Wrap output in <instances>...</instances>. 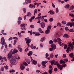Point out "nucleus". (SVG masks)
Wrapping results in <instances>:
<instances>
[{"instance_id":"nucleus-1","label":"nucleus","mask_w":74,"mask_h":74,"mask_svg":"<svg viewBox=\"0 0 74 74\" xmlns=\"http://www.w3.org/2000/svg\"><path fill=\"white\" fill-rule=\"evenodd\" d=\"M73 45H74V42L72 43H71V42H70V43L68 45L69 47L67 48V50H66V52H67V53H69V51H71V48H70V47H71V46H73Z\"/></svg>"},{"instance_id":"nucleus-2","label":"nucleus","mask_w":74,"mask_h":74,"mask_svg":"<svg viewBox=\"0 0 74 74\" xmlns=\"http://www.w3.org/2000/svg\"><path fill=\"white\" fill-rule=\"evenodd\" d=\"M51 48H49V51H51V52H52L53 49H56V45L52 44L51 45Z\"/></svg>"},{"instance_id":"nucleus-3","label":"nucleus","mask_w":74,"mask_h":74,"mask_svg":"<svg viewBox=\"0 0 74 74\" xmlns=\"http://www.w3.org/2000/svg\"><path fill=\"white\" fill-rule=\"evenodd\" d=\"M10 62L11 63L13 64V65H15V64H16V60H15V58H12L10 60Z\"/></svg>"},{"instance_id":"nucleus-4","label":"nucleus","mask_w":74,"mask_h":74,"mask_svg":"<svg viewBox=\"0 0 74 74\" xmlns=\"http://www.w3.org/2000/svg\"><path fill=\"white\" fill-rule=\"evenodd\" d=\"M57 40L58 41V44L59 45H60V46H62V47L64 45V44L62 43V40L59 38H57Z\"/></svg>"},{"instance_id":"nucleus-5","label":"nucleus","mask_w":74,"mask_h":74,"mask_svg":"<svg viewBox=\"0 0 74 74\" xmlns=\"http://www.w3.org/2000/svg\"><path fill=\"white\" fill-rule=\"evenodd\" d=\"M1 41L0 42L1 44L2 45H4V44H5L6 43L5 42V39H4V38L3 37H2L1 39Z\"/></svg>"},{"instance_id":"nucleus-6","label":"nucleus","mask_w":74,"mask_h":74,"mask_svg":"<svg viewBox=\"0 0 74 74\" xmlns=\"http://www.w3.org/2000/svg\"><path fill=\"white\" fill-rule=\"evenodd\" d=\"M48 61H43L42 62V68L43 69L46 67V65H45V64L47 63H48Z\"/></svg>"},{"instance_id":"nucleus-7","label":"nucleus","mask_w":74,"mask_h":74,"mask_svg":"<svg viewBox=\"0 0 74 74\" xmlns=\"http://www.w3.org/2000/svg\"><path fill=\"white\" fill-rule=\"evenodd\" d=\"M74 24V23H71L70 22L68 23H66V26H70V27H73V26Z\"/></svg>"},{"instance_id":"nucleus-8","label":"nucleus","mask_w":74,"mask_h":74,"mask_svg":"<svg viewBox=\"0 0 74 74\" xmlns=\"http://www.w3.org/2000/svg\"><path fill=\"white\" fill-rule=\"evenodd\" d=\"M25 40L27 41L26 42L27 44L30 43L32 42V39H31L26 38Z\"/></svg>"},{"instance_id":"nucleus-9","label":"nucleus","mask_w":74,"mask_h":74,"mask_svg":"<svg viewBox=\"0 0 74 74\" xmlns=\"http://www.w3.org/2000/svg\"><path fill=\"white\" fill-rule=\"evenodd\" d=\"M44 16H42V18H41V16H38V17L35 18V19L36 20L38 19V20H41V19H44Z\"/></svg>"},{"instance_id":"nucleus-10","label":"nucleus","mask_w":74,"mask_h":74,"mask_svg":"<svg viewBox=\"0 0 74 74\" xmlns=\"http://www.w3.org/2000/svg\"><path fill=\"white\" fill-rule=\"evenodd\" d=\"M18 52V50H16V49H14V50L11 52L12 54H15Z\"/></svg>"},{"instance_id":"nucleus-11","label":"nucleus","mask_w":74,"mask_h":74,"mask_svg":"<svg viewBox=\"0 0 74 74\" xmlns=\"http://www.w3.org/2000/svg\"><path fill=\"white\" fill-rule=\"evenodd\" d=\"M25 69V65L23 64H21L20 65V69L21 70H23Z\"/></svg>"},{"instance_id":"nucleus-12","label":"nucleus","mask_w":74,"mask_h":74,"mask_svg":"<svg viewBox=\"0 0 74 74\" xmlns=\"http://www.w3.org/2000/svg\"><path fill=\"white\" fill-rule=\"evenodd\" d=\"M7 56L9 59H10L12 57V53H11V52H9V53H8V54Z\"/></svg>"},{"instance_id":"nucleus-13","label":"nucleus","mask_w":74,"mask_h":74,"mask_svg":"<svg viewBox=\"0 0 74 74\" xmlns=\"http://www.w3.org/2000/svg\"><path fill=\"white\" fill-rule=\"evenodd\" d=\"M25 3H24L23 4H27V3H31V0H26L25 1Z\"/></svg>"},{"instance_id":"nucleus-14","label":"nucleus","mask_w":74,"mask_h":74,"mask_svg":"<svg viewBox=\"0 0 74 74\" xmlns=\"http://www.w3.org/2000/svg\"><path fill=\"white\" fill-rule=\"evenodd\" d=\"M29 7L31 8H36V5H34L30 4L29 5Z\"/></svg>"},{"instance_id":"nucleus-15","label":"nucleus","mask_w":74,"mask_h":74,"mask_svg":"<svg viewBox=\"0 0 74 74\" xmlns=\"http://www.w3.org/2000/svg\"><path fill=\"white\" fill-rule=\"evenodd\" d=\"M42 29H44V27H45V24L44 23L42 22L40 23Z\"/></svg>"},{"instance_id":"nucleus-16","label":"nucleus","mask_w":74,"mask_h":74,"mask_svg":"<svg viewBox=\"0 0 74 74\" xmlns=\"http://www.w3.org/2000/svg\"><path fill=\"white\" fill-rule=\"evenodd\" d=\"M57 67L58 69H60V70H62L63 69V66H62V65L60 64Z\"/></svg>"},{"instance_id":"nucleus-17","label":"nucleus","mask_w":74,"mask_h":74,"mask_svg":"<svg viewBox=\"0 0 74 74\" xmlns=\"http://www.w3.org/2000/svg\"><path fill=\"white\" fill-rule=\"evenodd\" d=\"M48 13H50L51 15H53V14H55L54 12H53V11L52 10H51L49 11Z\"/></svg>"},{"instance_id":"nucleus-18","label":"nucleus","mask_w":74,"mask_h":74,"mask_svg":"<svg viewBox=\"0 0 74 74\" xmlns=\"http://www.w3.org/2000/svg\"><path fill=\"white\" fill-rule=\"evenodd\" d=\"M60 64L59 63V62L58 61H56L55 60V61L54 62V65H56V66H58Z\"/></svg>"},{"instance_id":"nucleus-19","label":"nucleus","mask_w":74,"mask_h":74,"mask_svg":"<svg viewBox=\"0 0 74 74\" xmlns=\"http://www.w3.org/2000/svg\"><path fill=\"white\" fill-rule=\"evenodd\" d=\"M27 25V24H22L21 25V27H23L24 28L25 27V26Z\"/></svg>"},{"instance_id":"nucleus-20","label":"nucleus","mask_w":74,"mask_h":74,"mask_svg":"<svg viewBox=\"0 0 74 74\" xmlns=\"http://www.w3.org/2000/svg\"><path fill=\"white\" fill-rule=\"evenodd\" d=\"M55 60H52L51 61H50V63L51 64V65L53 66L54 63H55Z\"/></svg>"},{"instance_id":"nucleus-21","label":"nucleus","mask_w":74,"mask_h":74,"mask_svg":"<svg viewBox=\"0 0 74 74\" xmlns=\"http://www.w3.org/2000/svg\"><path fill=\"white\" fill-rule=\"evenodd\" d=\"M45 37H43L40 40V41L42 42L44 41H45Z\"/></svg>"},{"instance_id":"nucleus-22","label":"nucleus","mask_w":74,"mask_h":74,"mask_svg":"<svg viewBox=\"0 0 74 74\" xmlns=\"http://www.w3.org/2000/svg\"><path fill=\"white\" fill-rule=\"evenodd\" d=\"M32 63H33V64H34V65H36V64H37V62L36 61L33 60L32 62Z\"/></svg>"},{"instance_id":"nucleus-23","label":"nucleus","mask_w":74,"mask_h":74,"mask_svg":"<svg viewBox=\"0 0 74 74\" xmlns=\"http://www.w3.org/2000/svg\"><path fill=\"white\" fill-rule=\"evenodd\" d=\"M33 54V52L32 51H30L29 52V53L28 54V56H32Z\"/></svg>"},{"instance_id":"nucleus-24","label":"nucleus","mask_w":74,"mask_h":74,"mask_svg":"<svg viewBox=\"0 0 74 74\" xmlns=\"http://www.w3.org/2000/svg\"><path fill=\"white\" fill-rule=\"evenodd\" d=\"M63 37H66V38H69V36L67 34H64Z\"/></svg>"},{"instance_id":"nucleus-25","label":"nucleus","mask_w":74,"mask_h":74,"mask_svg":"<svg viewBox=\"0 0 74 74\" xmlns=\"http://www.w3.org/2000/svg\"><path fill=\"white\" fill-rule=\"evenodd\" d=\"M31 49H36V46H34L33 47V45L31 44L30 46Z\"/></svg>"},{"instance_id":"nucleus-26","label":"nucleus","mask_w":74,"mask_h":74,"mask_svg":"<svg viewBox=\"0 0 74 74\" xmlns=\"http://www.w3.org/2000/svg\"><path fill=\"white\" fill-rule=\"evenodd\" d=\"M60 64H62V63H64V64L65 62L64 61L62 60H60Z\"/></svg>"},{"instance_id":"nucleus-27","label":"nucleus","mask_w":74,"mask_h":74,"mask_svg":"<svg viewBox=\"0 0 74 74\" xmlns=\"http://www.w3.org/2000/svg\"><path fill=\"white\" fill-rule=\"evenodd\" d=\"M50 32V30L48 29H47V30L45 31V33L46 34H49Z\"/></svg>"},{"instance_id":"nucleus-28","label":"nucleus","mask_w":74,"mask_h":74,"mask_svg":"<svg viewBox=\"0 0 74 74\" xmlns=\"http://www.w3.org/2000/svg\"><path fill=\"white\" fill-rule=\"evenodd\" d=\"M64 7L65 8H68L70 7V5L67 4L64 6Z\"/></svg>"},{"instance_id":"nucleus-29","label":"nucleus","mask_w":74,"mask_h":74,"mask_svg":"<svg viewBox=\"0 0 74 74\" xmlns=\"http://www.w3.org/2000/svg\"><path fill=\"white\" fill-rule=\"evenodd\" d=\"M74 9V5H72L70 7V9H69V11L71 10H73Z\"/></svg>"},{"instance_id":"nucleus-30","label":"nucleus","mask_w":74,"mask_h":74,"mask_svg":"<svg viewBox=\"0 0 74 74\" xmlns=\"http://www.w3.org/2000/svg\"><path fill=\"white\" fill-rule=\"evenodd\" d=\"M35 14H37V9H35L34 10V15H35Z\"/></svg>"},{"instance_id":"nucleus-31","label":"nucleus","mask_w":74,"mask_h":74,"mask_svg":"<svg viewBox=\"0 0 74 74\" xmlns=\"http://www.w3.org/2000/svg\"><path fill=\"white\" fill-rule=\"evenodd\" d=\"M1 33L3 34V35H7V34L6 33H4V30H2Z\"/></svg>"},{"instance_id":"nucleus-32","label":"nucleus","mask_w":74,"mask_h":74,"mask_svg":"<svg viewBox=\"0 0 74 74\" xmlns=\"http://www.w3.org/2000/svg\"><path fill=\"white\" fill-rule=\"evenodd\" d=\"M53 69H51L49 70V73H50V74H52V70Z\"/></svg>"},{"instance_id":"nucleus-33","label":"nucleus","mask_w":74,"mask_h":74,"mask_svg":"<svg viewBox=\"0 0 74 74\" xmlns=\"http://www.w3.org/2000/svg\"><path fill=\"white\" fill-rule=\"evenodd\" d=\"M69 56L70 57H71V58H73V53H71L69 55Z\"/></svg>"},{"instance_id":"nucleus-34","label":"nucleus","mask_w":74,"mask_h":74,"mask_svg":"<svg viewBox=\"0 0 74 74\" xmlns=\"http://www.w3.org/2000/svg\"><path fill=\"white\" fill-rule=\"evenodd\" d=\"M52 27V26L51 25H49L47 29H48V30H50L51 29V28Z\"/></svg>"},{"instance_id":"nucleus-35","label":"nucleus","mask_w":74,"mask_h":74,"mask_svg":"<svg viewBox=\"0 0 74 74\" xmlns=\"http://www.w3.org/2000/svg\"><path fill=\"white\" fill-rule=\"evenodd\" d=\"M53 56H54V55H53V53H52L50 55V57L51 58H53Z\"/></svg>"},{"instance_id":"nucleus-36","label":"nucleus","mask_w":74,"mask_h":74,"mask_svg":"<svg viewBox=\"0 0 74 74\" xmlns=\"http://www.w3.org/2000/svg\"><path fill=\"white\" fill-rule=\"evenodd\" d=\"M27 16H31V13L30 12H28L27 13Z\"/></svg>"},{"instance_id":"nucleus-37","label":"nucleus","mask_w":74,"mask_h":74,"mask_svg":"<svg viewBox=\"0 0 74 74\" xmlns=\"http://www.w3.org/2000/svg\"><path fill=\"white\" fill-rule=\"evenodd\" d=\"M23 64H24L25 66H28V64L25 62H23Z\"/></svg>"},{"instance_id":"nucleus-38","label":"nucleus","mask_w":74,"mask_h":74,"mask_svg":"<svg viewBox=\"0 0 74 74\" xmlns=\"http://www.w3.org/2000/svg\"><path fill=\"white\" fill-rule=\"evenodd\" d=\"M45 56H46V57H45L46 59H47V58L48 57V56H49V54H48V53H46Z\"/></svg>"},{"instance_id":"nucleus-39","label":"nucleus","mask_w":74,"mask_h":74,"mask_svg":"<svg viewBox=\"0 0 74 74\" xmlns=\"http://www.w3.org/2000/svg\"><path fill=\"white\" fill-rule=\"evenodd\" d=\"M62 23L63 24V25H66V22L65 21H62Z\"/></svg>"},{"instance_id":"nucleus-40","label":"nucleus","mask_w":74,"mask_h":74,"mask_svg":"<svg viewBox=\"0 0 74 74\" xmlns=\"http://www.w3.org/2000/svg\"><path fill=\"white\" fill-rule=\"evenodd\" d=\"M59 11V9L58 8H57L56 9V13H58V12Z\"/></svg>"},{"instance_id":"nucleus-41","label":"nucleus","mask_w":74,"mask_h":74,"mask_svg":"<svg viewBox=\"0 0 74 74\" xmlns=\"http://www.w3.org/2000/svg\"><path fill=\"white\" fill-rule=\"evenodd\" d=\"M49 44H53V41L52 40H50L49 41Z\"/></svg>"},{"instance_id":"nucleus-42","label":"nucleus","mask_w":74,"mask_h":74,"mask_svg":"<svg viewBox=\"0 0 74 74\" xmlns=\"http://www.w3.org/2000/svg\"><path fill=\"white\" fill-rule=\"evenodd\" d=\"M54 42H58V40L56 39H54L53 40Z\"/></svg>"},{"instance_id":"nucleus-43","label":"nucleus","mask_w":74,"mask_h":74,"mask_svg":"<svg viewBox=\"0 0 74 74\" xmlns=\"http://www.w3.org/2000/svg\"><path fill=\"white\" fill-rule=\"evenodd\" d=\"M40 34L37 33V32H36V33L35 34V36H40Z\"/></svg>"},{"instance_id":"nucleus-44","label":"nucleus","mask_w":74,"mask_h":74,"mask_svg":"<svg viewBox=\"0 0 74 74\" xmlns=\"http://www.w3.org/2000/svg\"><path fill=\"white\" fill-rule=\"evenodd\" d=\"M49 21L50 22H52L53 21V18H51L49 19Z\"/></svg>"},{"instance_id":"nucleus-45","label":"nucleus","mask_w":74,"mask_h":74,"mask_svg":"<svg viewBox=\"0 0 74 74\" xmlns=\"http://www.w3.org/2000/svg\"><path fill=\"white\" fill-rule=\"evenodd\" d=\"M65 29L66 31H67V30H69V28L67 27H65Z\"/></svg>"},{"instance_id":"nucleus-46","label":"nucleus","mask_w":74,"mask_h":74,"mask_svg":"<svg viewBox=\"0 0 74 74\" xmlns=\"http://www.w3.org/2000/svg\"><path fill=\"white\" fill-rule=\"evenodd\" d=\"M5 69L6 70H8V66L7 65H6L4 66Z\"/></svg>"},{"instance_id":"nucleus-47","label":"nucleus","mask_w":74,"mask_h":74,"mask_svg":"<svg viewBox=\"0 0 74 74\" xmlns=\"http://www.w3.org/2000/svg\"><path fill=\"white\" fill-rule=\"evenodd\" d=\"M69 16H71L72 17H73V18H74V14H69Z\"/></svg>"},{"instance_id":"nucleus-48","label":"nucleus","mask_w":74,"mask_h":74,"mask_svg":"<svg viewBox=\"0 0 74 74\" xmlns=\"http://www.w3.org/2000/svg\"><path fill=\"white\" fill-rule=\"evenodd\" d=\"M10 73H14V72H15V70L13 69H12V70H10Z\"/></svg>"},{"instance_id":"nucleus-49","label":"nucleus","mask_w":74,"mask_h":74,"mask_svg":"<svg viewBox=\"0 0 74 74\" xmlns=\"http://www.w3.org/2000/svg\"><path fill=\"white\" fill-rule=\"evenodd\" d=\"M32 30H31V31H28V33H30V35H32Z\"/></svg>"},{"instance_id":"nucleus-50","label":"nucleus","mask_w":74,"mask_h":74,"mask_svg":"<svg viewBox=\"0 0 74 74\" xmlns=\"http://www.w3.org/2000/svg\"><path fill=\"white\" fill-rule=\"evenodd\" d=\"M23 10L24 12V13H25L26 12V8H23Z\"/></svg>"},{"instance_id":"nucleus-51","label":"nucleus","mask_w":74,"mask_h":74,"mask_svg":"<svg viewBox=\"0 0 74 74\" xmlns=\"http://www.w3.org/2000/svg\"><path fill=\"white\" fill-rule=\"evenodd\" d=\"M38 31L40 33V32H41V31H42V29L41 28H38Z\"/></svg>"},{"instance_id":"nucleus-52","label":"nucleus","mask_w":74,"mask_h":74,"mask_svg":"<svg viewBox=\"0 0 74 74\" xmlns=\"http://www.w3.org/2000/svg\"><path fill=\"white\" fill-rule=\"evenodd\" d=\"M16 40H15L14 41V42L13 43L14 45H15L16 44Z\"/></svg>"},{"instance_id":"nucleus-53","label":"nucleus","mask_w":74,"mask_h":74,"mask_svg":"<svg viewBox=\"0 0 74 74\" xmlns=\"http://www.w3.org/2000/svg\"><path fill=\"white\" fill-rule=\"evenodd\" d=\"M18 19V21H22V18L21 17H19Z\"/></svg>"},{"instance_id":"nucleus-54","label":"nucleus","mask_w":74,"mask_h":74,"mask_svg":"<svg viewBox=\"0 0 74 74\" xmlns=\"http://www.w3.org/2000/svg\"><path fill=\"white\" fill-rule=\"evenodd\" d=\"M13 39V38L12 37H11L8 39L9 41H11V40H12Z\"/></svg>"},{"instance_id":"nucleus-55","label":"nucleus","mask_w":74,"mask_h":74,"mask_svg":"<svg viewBox=\"0 0 74 74\" xmlns=\"http://www.w3.org/2000/svg\"><path fill=\"white\" fill-rule=\"evenodd\" d=\"M1 70L2 71H4V67L3 66L1 67Z\"/></svg>"},{"instance_id":"nucleus-56","label":"nucleus","mask_w":74,"mask_h":74,"mask_svg":"<svg viewBox=\"0 0 74 74\" xmlns=\"http://www.w3.org/2000/svg\"><path fill=\"white\" fill-rule=\"evenodd\" d=\"M21 23V21H18V25H20Z\"/></svg>"},{"instance_id":"nucleus-57","label":"nucleus","mask_w":74,"mask_h":74,"mask_svg":"<svg viewBox=\"0 0 74 74\" xmlns=\"http://www.w3.org/2000/svg\"><path fill=\"white\" fill-rule=\"evenodd\" d=\"M3 59H4V60H5V61H6V62H7V58H6V57H4L3 58Z\"/></svg>"},{"instance_id":"nucleus-58","label":"nucleus","mask_w":74,"mask_h":74,"mask_svg":"<svg viewBox=\"0 0 74 74\" xmlns=\"http://www.w3.org/2000/svg\"><path fill=\"white\" fill-rule=\"evenodd\" d=\"M68 59L67 58L64 59V61H65V62H68Z\"/></svg>"},{"instance_id":"nucleus-59","label":"nucleus","mask_w":74,"mask_h":74,"mask_svg":"<svg viewBox=\"0 0 74 74\" xmlns=\"http://www.w3.org/2000/svg\"><path fill=\"white\" fill-rule=\"evenodd\" d=\"M57 25L58 26H61V25H62V24L60 23H57Z\"/></svg>"},{"instance_id":"nucleus-60","label":"nucleus","mask_w":74,"mask_h":74,"mask_svg":"<svg viewBox=\"0 0 74 74\" xmlns=\"http://www.w3.org/2000/svg\"><path fill=\"white\" fill-rule=\"evenodd\" d=\"M69 32H73L74 30L73 29H71L69 30Z\"/></svg>"},{"instance_id":"nucleus-61","label":"nucleus","mask_w":74,"mask_h":74,"mask_svg":"<svg viewBox=\"0 0 74 74\" xmlns=\"http://www.w3.org/2000/svg\"><path fill=\"white\" fill-rule=\"evenodd\" d=\"M63 58H66V55L65 54H63Z\"/></svg>"},{"instance_id":"nucleus-62","label":"nucleus","mask_w":74,"mask_h":74,"mask_svg":"<svg viewBox=\"0 0 74 74\" xmlns=\"http://www.w3.org/2000/svg\"><path fill=\"white\" fill-rule=\"evenodd\" d=\"M30 27H31V28H34V26L33 25H31L30 26Z\"/></svg>"},{"instance_id":"nucleus-63","label":"nucleus","mask_w":74,"mask_h":74,"mask_svg":"<svg viewBox=\"0 0 74 74\" xmlns=\"http://www.w3.org/2000/svg\"><path fill=\"white\" fill-rule=\"evenodd\" d=\"M54 71H58V69L56 68H55L54 69Z\"/></svg>"},{"instance_id":"nucleus-64","label":"nucleus","mask_w":74,"mask_h":74,"mask_svg":"<svg viewBox=\"0 0 74 74\" xmlns=\"http://www.w3.org/2000/svg\"><path fill=\"white\" fill-rule=\"evenodd\" d=\"M67 45H64V49H66L67 48Z\"/></svg>"}]
</instances>
